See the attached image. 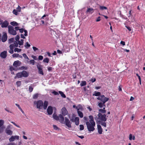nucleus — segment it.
<instances>
[{
	"instance_id": "obj_1",
	"label": "nucleus",
	"mask_w": 145,
	"mask_h": 145,
	"mask_svg": "<svg viewBox=\"0 0 145 145\" xmlns=\"http://www.w3.org/2000/svg\"><path fill=\"white\" fill-rule=\"evenodd\" d=\"M89 117L90 119L89 121H88V118L86 117H84V119L86 121V124L88 131L89 132L93 131L95 129L94 127L95 125V123L92 116H89Z\"/></svg>"
},
{
	"instance_id": "obj_2",
	"label": "nucleus",
	"mask_w": 145,
	"mask_h": 145,
	"mask_svg": "<svg viewBox=\"0 0 145 145\" xmlns=\"http://www.w3.org/2000/svg\"><path fill=\"white\" fill-rule=\"evenodd\" d=\"M98 118L96 116L95 118V120L97 121H98L97 120L99 119L102 121H106L107 118H106V115L105 114H102L101 113H99L97 115Z\"/></svg>"
},
{
	"instance_id": "obj_3",
	"label": "nucleus",
	"mask_w": 145,
	"mask_h": 145,
	"mask_svg": "<svg viewBox=\"0 0 145 145\" xmlns=\"http://www.w3.org/2000/svg\"><path fill=\"white\" fill-rule=\"evenodd\" d=\"M8 33L10 35H15L17 34V32L16 30L14 29V27L13 26L9 25L8 26Z\"/></svg>"
},
{
	"instance_id": "obj_4",
	"label": "nucleus",
	"mask_w": 145,
	"mask_h": 145,
	"mask_svg": "<svg viewBox=\"0 0 145 145\" xmlns=\"http://www.w3.org/2000/svg\"><path fill=\"white\" fill-rule=\"evenodd\" d=\"M34 105H37V108L39 110L42 109L43 106V102L41 100L37 101H35L34 102Z\"/></svg>"
},
{
	"instance_id": "obj_5",
	"label": "nucleus",
	"mask_w": 145,
	"mask_h": 145,
	"mask_svg": "<svg viewBox=\"0 0 145 145\" xmlns=\"http://www.w3.org/2000/svg\"><path fill=\"white\" fill-rule=\"evenodd\" d=\"M97 99L100 100L101 102L105 103L106 102L109 100V99L108 98L105 97L104 95H103L97 98Z\"/></svg>"
},
{
	"instance_id": "obj_6",
	"label": "nucleus",
	"mask_w": 145,
	"mask_h": 145,
	"mask_svg": "<svg viewBox=\"0 0 145 145\" xmlns=\"http://www.w3.org/2000/svg\"><path fill=\"white\" fill-rule=\"evenodd\" d=\"M0 25H1V27L2 28H6L9 26V22L7 20H5L3 22H1L0 24Z\"/></svg>"
},
{
	"instance_id": "obj_7",
	"label": "nucleus",
	"mask_w": 145,
	"mask_h": 145,
	"mask_svg": "<svg viewBox=\"0 0 145 145\" xmlns=\"http://www.w3.org/2000/svg\"><path fill=\"white\" fill-rule=\"evenodd\" d=\"M3 34L1 40L2 42H5L7 41L8 37L6 33L4 32Z\"/></svg>"
},
{
	"instance_id": "obj_8",
	"label": "nucleus",
	"mask_w": 145,
	"mask_h": 145,
	"mask_svg": "<svg viewBox=\"0 0 145 145\" xmlns=\"http://www.w3.org/2000/svg\"><path fill=\"white\" fill-rule=\"evenodd\" d=\"M65 125L69 128H71V123L70 122L69 120L67 118H65Z\"/></svg>"
},
{
	"instance_id": "obj_9",
	"label": "nucleus",
	"mask_w": 145,
	"mask_h": 145,
	"mask_svg": "<svg viewBox=\"0 0 145 145\" xmlns=\"http://www.w3.org/2000/svg\"><path fill=\"white\" fill-rule=\"evenodd\" d=\"M37 67L38 69V73L39 74L43 75L44 73L42 68V66L40 65H37Z\"/></svg>"
},
{
	"instance_id": "obj_10",
	"label": "nucleus",
	"mask_w": 145,
	"mask_h": 145,
	"mask_svg": "<svg viewBox=\"0 0 145 145\" xmlns=\"http://www.w3.org/2000/svg\"><path fill=\"white\" fill-rule=\"evenodd\" d=\"M94 11V9L93 8L88 7L87 9L86 12V14L88 13L89 14H91Z\"/></svg>"
},
{
	"instance_id": "obj_11",
	"label": "nucleus",
	"mask_w": 145,
	"mask_h": 145,
	"mask_svg": "<svg viewBox=\"0 0 145 145\" xmlns=\"http://www.w3.org/2000/svg\"><path fill=\"white\" fill-rule=\"evenodd\" d=\"M0 56L3 58H5L7 56V51H4L1 52L0 54Z\"/></svg>"
},
{
	"instance_id": "obj_12",
	"label": "nucleus",
	"mask_w": 145,
	"mask_h": 145,
	"mask_svg": "<svg viewBox=\"0 0 145 145\" xmlns=\"http://www.w3.org/2000/svg\"><path fill=\"white\" fill-rule=\"evenodd\" d=\"M53 110L52 107L51 106H49L47 109V112L48 115H51L53 113Z\"/></svg>"
},
{
	"instance_id": "obj_13",
	"label": "nucleus",
	"mask_w": 145,
	"mask_h": 145,
	"mask_svg": "<svg viewBox=\"0 0 145 145\" xmlns=\"http://www.w3.org/2000/svg\"><path fill=\"white\" fill-rule=\"evenodd\" d=\"M61 112L63 116H65L67 114V111L65 107H63L62 108Z\"/></svg>"
},
{
	"instance_id": "obj_14",
	"label": "nucleus",
	"mask_w": 145,
	"mask_h": 145,
	"mask_svg": "<svg viewBox=\"0 0 145 145\" xmlns=\"http://www.w3.org/2000/svg\"><path fill=\"white\" fill-rule=\"evenodd\" d=\"M97 127L98 129V132L100 134H102L103 132V129L101 128V126L99 124L97 125Z\"/></svg>"
},
{
	"instance_id": "obj_15",
	"label": "nucleus",
	"mask_w": 145,
	"mask_h": 145,
	"mask_svg": "<svg viewBox=\"0 0 145 145\" xmlns=\"http://www.w3.org/2000/svg\"><path fill=\"white\" fill-rule=\"evenodd\" d=\"M22 73L23 77H28L29 75V73L26 71H23L22 72Z\"/></svg>"
},
{
	"instance_id": "obj_16",
	"label": "nucleus",
	"mask_w": 145,
	"mask_h": 145,
	"mask_svg": "<svg viewBox=\"0 0 145 145\" xmlns=\"http://www.w3.org/2000/svg\"><path fill=\"white\" fill-rule=\"evenodd\" d=\"M48 104V101H44V104L43 103V108L44 110H46L47 108Z\"/></svg>"
},
{
	"instance_id": "obj_17",
	"label": "nucleus",
	"mask_w": 145,
	"mask_h": 145,
	"mask_svg": "<svg viewBox=\"0 0 145 145\" xmlns=\"http://www.w3.org/2000/svg\"><path fill=\"white\" fill-rule=\"evenodd\" d=\"M105 103H104L103 102H100L99 103L98 105L99 106L100 108H102L104 107H105L106 106L105 105Z\"/></svg>"
},
{
	"instance_id": "obj_18",
	"label": "nucleus",
	"mask_w": 145,
	"mask_h": 145,
	"mask_svg": "<svg viewBox=\"0 0 145 145\" xmlns=\"http://www.w3.org/2000/svg\"><path fill=\"white\" fill-rule=\"evenodd\" d=\"M19 63H20V61L18 60L15 61L14 62L13 64V65L15 67H17L19 66L20 65L19 64Z\"/></svg>"
},
{
	"instance_id": "obj_19",
	"label": "nucleus",
	"mask_w": 145,
	"mask_h": 145,
	"mask_svg": "<svg viewBox=\"0 0 145 145\" xmlns=\"http://www.w3.org/2000/svg\"><path fill=\"white\" fill-rule=\"evenodd\" d=\"M6 132L7 134L9 135H11L12 134V131L7 129H6Z\"/></svg>"
},
{
	"instance_id": "obj_20",
	"label": "nucleus",
	"mask_w": 145,
	"mask_h": 145,
	"mask_svg": "<svg viewBox=\"0 0 145 145\" xmlns=\"http://www.w3.org/2000/svg\"><path fill=\"white\" fill-rule=\"evenodd\" d=\"M74 122L76 125H78L79 124V118L78 117H76L75 118Z\"/></svg>"
},
{
	"instance_id": "obj_21",
	"label": "nucleus",
	"mask_w": 145,
	"mask_h": 145,
	"mask_svg": "<svg viewBox=\"0 0 145 145\" xmlns=\"http://www.w3.org/2000/svg\"><path fill=\"white\" fill-rule=\"evenodd\" d=\"M17 77L18 78H22V72H18L16 74V76L15 77V78L16 77Z\"/></svg>"
},
{
	"instance_id": "obj_22",
	"label": "nucleus",
	"mask_w": 145,
	"mask_h": 145,
	"mask_svg": "<svg viewBox=\"0 0 145 145\" xmlns=\"http://www.w3.org/2000/svg\"><path fill=\"white\" fill-rule=\"evenodd\" d=\"M101 93L99 92H97L96 91H95L94 92V93L93 94V96H98L99 97L101 96Z\"/></svg>"
},
{
	"instance_id": "obj_23",
	"label": "nucleus",
	"mask_w": 145,
	"mask_h": 145,
	"mask_svg": "<svg viewBox=\"0 0 145 145\" xmlns=\"http://www.w3.org/2000/svg\"><path fill=\"white\" fill-rule=\"evenodd\" d=\"M10 24L13 26H17L18 25V23L15 21H13L10 22Z\"/></svg>"
},
{
	"instance_id": "obj_24",
	"label": "nucleus",
	"mask_w": 145,
	"mask_h": 145,
	"mask_svg": "<svg viewBox=\"0 0 145 145\" xmlns=\"http://www.w3.org/2000/svg\"><path fill=\"white\" fill-rule=\"evenodd\" d=\"M129 139L130 140H135V137L134 136H133V135L130 134L129 135Z\"/></svg>"
},
{
	"instance_id": "obj_25",
	"label": "nucleus",
	"mask_w": 145,
	"mask_h": 145,
	"mask_svg": "<svg viewBox=\"0 0 145 145\" xmlns=\"http://www.w3.org/2000/svg\"><path fill=\"white\" fill-rule=\"evenodd\" d=\"M77 113L78 116L80 118H82L83 117V114L82 112L80 111H77Z\"/></svg>"
},
{
	"instance_id": "obj_26",
	"label": "nucleus",
	"mask_w": 145,
	"mask_h": 145,
	"mask_svg": "<svg viewBox=\"0 0 145 145\" xmlns=\"http://www.w3.org/2000/svg\"><path fill=\"white\" fill-rule=\"evenodd\" d=\"M27 62L29 64H32L33 65L35 64V61L33 59H32L30 61H27Z\"/></svg>"
},
{
	"instance_id": "obj_27",
	"label": "nucleus",
	"mask_w": 145,
	"mask_h": 145,
	"mask_svg": "<svg viewBox=\"0 0 145 145\" xmlns=\"http://www.w3.org/2000/svg\"><path fill=\"white\" fill-rule=\"evenodd\" d=\"M87 83L85 81H82L80 84V86L81 87L84 86Z\"/></svg>"
},
{
	"instance_id": "obj_28",
	"label": "nucleus",
	"mask_w": 145,
	"mask_h": 145,
	"mask_svg": "<svg viewBox=\"0 0 145 145\" xmlns=\"http://www.w3.org/2000/svg\"><path fill=\"white\" fill-rule=\"evenodd\" d=\"M59 93L60 94L61 96L63 98H65L66 97V95L64 93L61 91H59Z\"/></svg>"
},
{
	"instance_id": "obj_29",
	"label": "nucleus",
	"mask_w": 145,
	"mask_h": 145,
	"mask_svg": "<svg viewBox=\"0 0 145 145\" xmlns=\"http://www.w3.org/2000/svg\"><path fill=\"white\" fill-rule=\"evenodd\" d=\"M14 41V38H11L8 39V42L9 43H12Z\"/></svg>"
},
{
	"instance_id": "obj_30",
	"label": "nucleus",
	"mask_w": 145,
	"mask_h": 145,
	"mask_svg": "<svg viewBox=\"0 0 145 145\" xmlns=\"http://www.w3.org/2000/svg\"><path fill=\"white\" fill-rule=\"evenodd\" d=\"M18 12L16 11L15 9H14L12 11V13L13 14H15L16 15H18Z\"/></svg>"
},
{
	"instance_id": "obj_31",
	"label": "nucleus",
	"mask_w": 145,
	"mask_h": 145,
	"mask_svg": "<svg viewBox=\"0 0 145 145\" xmlns=\"http://www.w3.org/2000/svg\"><path fill=\"white\" fill-rule=\"evenodd\" d=\"M49 59L48 58H44L43 59V62L44 63H49Z\"/></svg>"
},
{
	"instance_id": "obj_32",
	"label": "nucleus",
	"mask_w": 145,
	"mask_h": 145,
	"mask_svg": "<svg viewBox=\"0 0 145 145\" xmlns=\"http://www.w3.org/2000/svg\"><path fill=\"white\" fill-rule=\"evenodd\" d=\"M99 9L101 10H106L107 9V7L103 6H100Z\"/></svg>"
},
{
	"instance_id": "obj_33",
	"label": "nucleus",
	"mask_w": 145,
	"mask_h": 145,
	"mask_svg": "<svg viewBox=\"0 0 145 145\" xmlns=\"http://www.w3.org/2000/svg\"><path fill=\"white\" fill-rule=\"evenodd\" d=\"M53 118L56 120H57L59 119V117L56 115L54 114L53 115Z\"/></svg>"
},
{
	"instance_id": "obj_34",
	"label": "nucleus",
	"mask_w": 145,
	"mask_h": 145,
	"mask_svg": "<svg viewBox=\"0 0 145 145\" xmlns=\"http://www.w3.org/2000/svg\"><path fill=\"white\" fill-rule=\"evenodd\" d=\"M22 49H19L18 48H15L14 49V51L15 52H19L21 51Z\"/></svg>"
},
{
	"instance_id": "obj_35",
	"label": "nucleus",
	"mask_w": 145,
	"mask_h": 145,
	"mask_svg": "<svg viewBox=\"0 0 145 145\" xmlns=\"http://www.w3.org/2000/svg\"><path fill=\"white\" fill-rule=\"evenodd\" d=\"M30 45L29 44L28 42H26L25 45V47L26 48H28L29 47H30Z\"/></svg>"
},
{
	"instance_id": "obj_36",
	"label": "nucleus",
	"mask_w": 145,
	"mask_h": 145,
	"mask_svg": "<svg viewBox=\"0 0 145 145\" xmlns=\"http://www.w3.org/2000/svg\"><path fill=\"white\" fill-rule=\"evenodd\" d=\"M99 112H100L99 113H103V114H105V113L106 112V111L105 110H103L102 109H99Z\"/></svg>"
},
{
	"instance_id": "obj_37",
	"label": "nucleus",
	"mask_w": 145,
	"mask_h": 145,
	"mask_svg": "<svg viewBox=\"0 0 145 145\" xmlns=\"http://www.w3.org/2000/svg\"><path fill=\"white\" fill-rule=\"evenodd\" d=\"M31 85H31V86H29V90L30 93L32 92L33 91V88L31 86Z\"/></svg>"
},
{
	"instance_id": "obj_38",
	"label": "nucleus",
	"mask_w": 145,
	"mask_h": 145,
	"mask_svg": "<svg viewBox=\"0 0 145 145\" xmlns=\"http://www.w3.org/2000/svg\"><path fill=\"white\" fill-rule=\"evenodd\" d=\"M14 140L15 139L14 136H12L9 139V140L10 142L14 141Z\"/></svg>"
},
{
	"instance_id": "obj_39",
	"label": "nucleus",
	"mask_w": 145,
	"mask_h": 145,
	"mask_svg": "<svg viewBox=\"0 0 145 145\" xmlns=\"http://www.w3.org/2000/svg\"><path fill=\"white\" fill-rule=\"evenodd\" d=\"M16 84L17 86L19 87L21 85V82L20 81H18L16 82Z\"/></svg>"
},
{
	"instance_id": "obj_40",
	"label": "nucleus",
	"mask_w": 145,
	"mask_h": 145,
	"mask_svg": "<svg viewBox=\"0 0 145 145\" xmlns=\"http://www.w3.org/2000/svg\"><path fill=\"white\" fill-rule=\"evenodd\" d=\"M4 123V120H0V127L3 125Z\"/></svg>"
},
{
	"instance_id": "obj_41",
	"label": "nucleus",
	"mask_w": 145,
	"mask_h": 145,
	"mask_svg": "<svg viewBox=\"0 0 145 145\" xmlns=\"http://www.w3.org/2000/svg\"><path fill=\"white\" fill-rule=\"evenodd\" d=\"M16 10V11H17L18 12H20L21 11V8L18 5Z\"/></svg>"
},
{
	"instance_id": "obj_42",
	"label": "nucleus",
	"mask_w": 145,
	"mask_h": 145,
	"mask_svg": "<svg viewBox=\"0 0 145 145\" xmlns=\"http://www.w3.org/2000/svg\"><path fill=\"white\" fill-rule=\"evenodd\" d=\"M38 96V94L37 93H36L34 94L33 96V98L34 99H37Z\"/></svg>"
},
{
	"instance_id": "obj_43",
	"label": "nucleus",
	"mask_w": 145,
	"mask_h": 145,
	"mask_svg": "<svg viewBox=\"0 0 145 145\" xmlns=\"http://www.w3.org/2000/svg\"><path fill=\"white\" fill-rule=\"evenodd\" d=\"M19 54H13L12 56L13 57H18Z\"/></svg>"
},
{
	"instance_id": "obj_44",
	"label": "nucleus",
	"mask_w": 145,
	"mask_h": 145,
	"mask_svg": "<svg viewBox=\"0 0 145 145\" xmlns=\"http://www.w3.org/2000/svg\"><path fill=\"white\" fill-rule=\"evenodd\" d=\"M20 39V36L19 35H17L15 37V39L16 41H18Z\"/></svg>"
},
{
	"instance_id": "obj_45",
	"label": "nucleus",
	"mask_w": 145,
	"mask_h": 145,
	"mask_svg": "<svg viewBox=\"0 0 145 145\" xmlns=\"http://www.w3.org/2000/svg\"><path fill=\"white\" fill-rule=\"evenodd\" d=\"M14 47H17L18 46V43L16 41H14V43H13Z\"/></svg>"
},
{
	"instance_id": "obj_46",
	"label": "nucleus",
	"mask_w": 145,
	"mask_h": 145,
	"mask_svg": "<svg viewBox=\"0 0 145 145\" xmlns=\"http://www.w3.org/2000/svg\"><path fill=\"white\" fill-rule=\"evenodd\" d=\"M80 130H82L84 129V126L83 125H80Z\"/></svg>"
},
{
	"instance_id": "obj_47",
	"label": "nucleus",
	"mask_w": 145,
	"mask_h": 145,
	"mask_svg": "<svg viewBox=\"0 0 145 145\" xmlns=\"http://www.w3.org/2000/svg\"><path fill=\"white\" fill-rule=\"evenodd\" d=\"M101 123L102 126H103L105 127H106V124L105 122H102Z\"/></svg>"
},
{
	"instance_id": "obj_48",
	"label": "nucleus",
	"mask_w": 145,
	"mask_h": 145,
	"mask_svg": "<svg viewBox=\"0 0 145 145\" xmlns=\"http://www.w3.org/2000/svg\"><path fill=\"white\" fill-rule=\"evenodd\" d=\"M76 109L77 110V111H79V110H83V108L81 106L80 107H79V108H78V107H76Z\"/></svg>"
},
{
	"instance_id": "obj_49",
	"label": "nucleus",
	"mask_w": 145,
	"mask_h": 145,
	"mask_svg": "<svg viewBox=\"0 0 145 145\" xmlns=\"http://www.w3.org/2000/svg\"><path fill=\"white\" fill-rule=\"evenodd\" d=\"M52 93L54 94L55 95H59V93L55 91H53L52 92Z\"/></svg>"
},
{
	"instance_id": "obj_50",
	"label": "nucleus",
	"mask_w": 145,
	"mask_h": 145,
	"mask_svg": "<svg viewBox=\"0 0 145 145\" xmlns=\"http://www.w3.org/2000/svg\"><path fill=\"white\" fill-rule=\"evenodd\" d=\"M54 69V68L51 67H48V71H52Z\"/></svg>"
},
{
	"instance_id": "obj_51",
	"label": "nucleus",
	"mask_w": 145,
	"mask_h": 145,
	"mask_svg": "<svg viewBox=\"0 0 145 145\" xmlns=\"http://www.w3.org/2000/svg\"><path fill=\"white\" fill-rule=\"evenodd\" d=\"M9 47L10 48V49H13V48L14 47H15L14 46L13 44H11L10 46Z\"/></svg>"
},
{
	"instance_id": "obj_52",
	"label": "nucleus",
	"mask_w": 145,
	"mask_h": 145,
	"mask_svg": "<svg viewBox=\"0 0 145 145\" xmlns=\"http://www.w3.org/2000/svg\"><path fill=\"white\" fill-rule=\"evenodd\" d=\"M32 48L34 51H36L39 50L37 48L34 46H33Z\"/></svg>"
},
{
	"instance_id": "obj_53",
	"label": "nucleus",
	"mask_w": 145,
	"mask_h": 145,
	"mask_svg": "<svg viewBox=\"0 0 145 145\" xmlns=\"http://www.w3.org/2000/svg\"><path fill=\"white\" fill-rule=\"evenodd\" d=\"M27 67H24V66H22V67H21V69H22V70H23V69H24V70H27Z\"/></svg>"
},
{
	"instance_id": "obj_54",
	"label": "nucleus",
	"mask_w": 145,
	"mask_h": 145,
	"mask_svg": "<svg viewBox=\"0 0 145 145\" xmlns=\"http://www.w3.org/2000/svg\"><path fill=\"white\" fill-rule=\"evenodd\" d=\"M43 57L42 56L40 55L39 56L38 59L39 60H42L43 59Z\"/></svg>"
},
{
	"instance_id": "obj_55",
	"label": "nucleus",
	"mask_w": 145,
	"mask_h": 145,
	"mask_svg": "<svg viewBox=\"0 0 145 145\" xmlns=\"http://www.w3.org/2000/svg\"><path fill=\"white\" fill-rule=\"evenodd\" d=\"M96 80L95 78H91V80H90V81L91 82H94Z\"/></svg>"
},
{
	"instance_id": "obj_56",
	"label": "nucleus",
	"mask_w": 145,
	"mask_h": 145,
	"mask_svg": "<svg viewBox=\"0 0 145 145\" xmlns=\"http://www.w3.org/2000/svg\"><path fill=\"white\" fill-rule=\"evenodd\" d=\"M59 118H60V119L61 120H63V121L64 120V118L63 117V116L62 115H60L59 116Z\"/></svg>"
},
{
	"instance_id": "obj_57",
	"label": "nucleus",
	"mask_w": 145,
	"mask_h": 145,
	"mask_svg": "<svg viewBox=\"0 0 145 145\" xmlns=\"http://www.w3.org/2000/svg\"><path fill=\"white\" fill-rule=\"evenodd\" d=\"M25 34L24 35L25 36H27V30H25L24 31Z\"/></svg>"
},
{
	"instance_id": "obj_58",
	"label": "nucleus",
	"mask_w": 145,
	"mask_h": 145,
	"mask_svg": "<svg viewBox=\"0 0 145 145\" xmlns=\"http://www.w3.org/2000/svg\"><path fill=\"white\" fill-rule=\"evenodd\" d=\"M125 27L129 31L131 30V28L130 27L127 26H125Z\"/></svg>"
},
{
	"instance_id": "obj_59",
	"label": "nucleus",
	"mask_w": 145,
	"mask_h": 145,
	"mask_svg": "<svg viewBox=\"0 0 145 145\" xmlns=\"http://www.w3.org/2000/svg\"><path fill=\"white\" fill-rule=\"evenodd\" d=\"M19 31L20 33H22L24 31V29L23 28H21L19 29Z\"/></svg>"
},
{
	"instance_id": "obj_60",
	"label": "nucleus",
	"mask_w": 145,
	"mask_h": 145,
	"mask_svg": "<svg viewBox=\"0 0 145 145\" xmlns=\"http://www.w3.org/2000/svg\"><path fill=\"white\" fill-rule=\"evenodd\" d=\"M101 17L100 16H99L96 19V22H98L101 20Z\"/></svg>"
},
{
	"instance_id": "obj_61",
	"label": "nucleus",
	"mask_w": 145,
	"mask_h": 145,
	"mask_svg": "<svg viewBox=\"0 0 145 145\" xmlns=\"http://www.w3.org/2000/svg\"><path fill=\"white\" fill-rule=\"evenodd\" d=\"M9 52L11 54H12L14 52L13 49H10Z\"/></svg>"
},
{
	"instance_id": "obj_62",
	"label": "nucleus",
	"mask_w": 145,
	"mask_h": 145,
	"mask_svg": "<svg viewBox=\"0 0 145 145\" xmlns=\"http://www.w3.org/2000/svg\"><path fill=\"white\" fill-rule=\"evenodd\" d=\"M14 30H16V31H18L19 30V27L18 26L16 27H14Z\"/></svg>"
},
{
	"instance_id": "obj_63",
	"label": "nucleus",
	"mask_w": 145,
	"mask_h": 145,
	"mask_svg": "<svg viewBox=\"0 0 145 145\" xmlns=\"http://www.w3.org/2000/svg\"><path fill=\"white\" fill-rule=\"evenodd\" d=\"M17 42H18V44H19L21 46L22 45H23V43H22V42H21L20 41H18Z\"/></svg>"
},
{
	"instance_id": "obj_64",
	"label": "nucleus",
	"mask_w": 145,
	"mask_h": 145,
	"mask_svg": "<svg viewBox=\"0 0 145 145\" xmlns=\"http://www.w3.org/2000/svg\"><path fill=\"white\" fill-rule=\"evenodd\" d=\"M53 127L54 129L57 130L58 129V128L56 125H53Z\"/></svg>"
}]
</instances>
